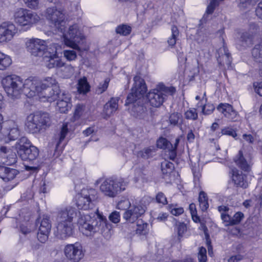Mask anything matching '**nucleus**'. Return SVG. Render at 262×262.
<instances>
[{
  "label": "nucleus",
  "instance_id": "nucleus-20",
  "mask_svg": "<svg viewBox=\"0 0 262 262\" xmlns=\"http://www.w3.org/2000/svg\"><path fill=\"white\" fill-rule=\"evenodd\" d=\"M18 155L23 161H32L38 157L39 150L35 146L31 145L24 149H20Z\"/></svg>",
  "mask_w": 262,
  "mask_h": 262
},
{
  "label": "nucleus",
  "instance_id": "nucleus-31",
  "mask_svg": "<svg viewBox=\"0 0 262 262\" xmlns=\"http://www.w3.org/2000/svg\"><path fill=\"white\" fill-rule=\"evenodd\" d=\"M11 63L12 60L10 56L0 52V70L7 69Z\"/></svg>",
  "mask_w": 262,
  "mask_h": 262
},
{
  "label": "nucleus",
  "instance_id": "nucleus-18",
  "mask_svg": "<svg viewBox=\"0 0 262 262\" xmlns=\"http://www.w3.org/2000/svg\"><path fill=\"white\" fill-rule=\"evenodd\" d=\"M43 89L36 95L38 96L41 101L52 102L57 99L58 93L60 92V89L57 85Z\"/></svg>",
  "mask_w": 262,
  "mask_h": 262
},
{
  "label": "nucleus",
  "instance_id": "nucleus-56",
  "mask_svg": "<svg viewBox=\"0 0 262 262\" xmlns=\"http://www.w3.org/2000/svg\"><path fill=\"white\" fill-rule=\"evenodd\" d=\"M120 217L119 213L115 211L110 215L109 219L114 223H118L120 221Z\"/></svg>",
  "mask_w": 262,
  "mask_h": 262
},
{
  "label": "nucleus",
  "instance_id": "nucleus-9",
  "mask_svg": "<svg viewBox=\"0 0 262 262\" xmlns=\"http://www.w3.org/2000/svg\"><path fill=\"white\" fill-rule=\"evenodd\" d=\"M46 17L54 26L60 32H62L66 22L64 21V14L60 9L56 7H51L47 9Z\"/></svg>",
  "mask_w": 262,
  "mask_h": 262
},
{
  "label": "nucleus",
  "instance_id": "nucleus-4",
  "mask_svg": "<svg viewBox=\"0 0 262 262\" xmlns=\"http://www.w3.org/2000/svg\"><path fill=\"white\" fill-rule=\"evenodd\" d=\"M51 125V120L49 114L36 112L29 114L26 118L25 128L32 134H39L48 128Z\"/></svg>",
  "mask_w": 262,
  "mask_h": 262
},
{
  "label": "nucleus",
  "instance_id": "nucleus-39",
  "mask_svg": "<svg viewBox=\"0 0 262 262\" xmlns=\"http://www.w3.org/2000/svg\"><path fill=\"white\" fill-rule=\"evenodd\" d=\"M173 168V164L171 162L164 160L161 163V170L164 174L171 172Z\"/></svg>",
  "mask_w": 262,
  "mask_h": 262
},
{
  "label": "nucleus",
  "instance_id": "nucleus-40",
  "mask_svg": "<svg viewBox=\"0 0 262 262\" xmlns=\"http://www.w3.org/2000/svg\"><path fill=\"white\" fill-rule=\"evenodd\" d=\"M253 35L248 31L244 32L241 36V41L243 44L248 45L252 43Z\"/></svg>",
  "mask_w": 262,
  "mask_h": 262
},
{
  "label": "nucleus",
  "instance_id": "nucleus-26",
  "mask_svg": "<svg viewBox=\"0 0 262 262\" xmlns=\"http://www.w3.org/2000/svg\"><path fill=\"white\" fill-rule=\"evenodd\" d=\"M31 78L35 79L37 80L39 83L40 85H39V88L37 89V91L35 93V96L40 93L43 89L46 88L53 87L54 85H56V81L55 79L53 77H48L45 78L42 81L40 80L37 77H31Z\"/></svg>",
  "mask_w": 262,
  "mask_h": 262
},
{
  "label": "nucleus",
  "instance_id": "nucleus-12",
  "mask_svg": "<svg viewBox=\"0 0 262 262\" xmlns=\"http://www.w3.org/2000/svg\"><path fill=\"white\" fill-rule=\"evenodd\" d=\"M145 206L140 202L136 203L123 214V218L128 223L134 224L145 211Z\"/></svg>",
  "mask_w": 262,
  "mask_h": 262
},
{
  "label": "nucleus",
  "instance_id": "nucleus-29",
  "mask_svg": "<svg viewBox=\"0 0 262 262\" xmlns=\"http://www.w3.org/2000/svg\"><path fill=\"white\" fill-rule=\"evenodd\" d=\"M71 98H65L64 100L57 101V110L61 113H66L71 107Z\"/></svg>",
  "mask_w": 262,
  "mask_h": 262
},
{
  "label": "nucleus",
  "instance_id": "nucleus-62",
  "mask_svg": "<svg viewBox=\"0 0 262 262\" xmlns=\"http://www.w3.org/2000/svg\"><path fill=\"white\" fill-rule=\"evenodd\" d=\"M52 50H56L57 51L56 47L55 45H53L51 47H47L46 46V49L45 51V53L43 55V60H46V58L48 57L49 54H47L48 51L52 52Z\"/></svg>",
  "mask_w": 262,
  "mask_h": 262
},
{
  "label": "nucleus",
  "instance_id": "nucleus-1",
  "mask_svg": "<svg viewBox=\"0 0 262 262\" xmlns=\"http://www.w3.org/2000/svg\"><path fill=\"white\" fill-rule=\"evenodd\" d=\"M2 84L8 96L15 99L20 98L22 94L28 97L35 96L40 84L37 80L31 77L24 81L17 75H10L2 79Z\"/></svg>",
  "mask_w": 262,
  "mask_h": 262
},
{
  "label": "nucleus",
  "instance_id": "nucleus-53",
  "mask_svg": "<svg viewBox=\"0 0 262 262\" xmlns=\"http://www.w3.org/2000/svg\"><path fill=\"white\" fill-rule=\"evenodd\" d=\"M221 218L223 221L225 223V226L233 225L232 219L231 216L226 213H221Z\"/></svg>",
  "mask_w": 262,
  "mask_h": 262
},
{
  "label": "nucleus",
  "instance_id": "nucleus-13",
  "mask_svg": "<svg viewBox=\"0 0 262 262\" xmlns=\"http://www.w3.org/2000/svg\"><path fill=\"white\" fill-rule=\"evenodd\" d=\"M27 51L34 56H43L46 49V42L38 38H32L26 43Z\"/></svg>",
  "mask_w": 262,
  "mask_h": 262
},
{
  "label": "nucleus",
  "instance_id": "nucleus-58",
  "mask_svg": "<svg viewBox=\"0 0 262 262\" xmlns=\"http://www.w3.org/2000/svg\"><path fill=\"white\" fill-rule=\"evenodd\" d=\"M84 111V106L82 104H77L76 106L74 117L75 118H79L82 114Z\"/></svg>",
  "mask_w": 262,
  "mask_h": 262
},
{
  "label": "nucleus",
  "instance_id": "nucleus-21",
  "mask_svg": "<svg viewBox=\"0 0 262 262\" xmlns=\"http://www.w3.org/2000/svg\"><path fill=\"white\" fill-rule=\"evenodd\" d=\"M217 110L229 120L235 121L237 120V112L231 105L228 103H221L217 107Z\"/></svg>",
  "mask_w": 262,
  "mask_h": 262
},
{
  "label": "nucleus",
  "instance_id": "nucleus-64",
  "mask_svg": "<svg viewBox=\"0 0 262 262\" xmlns=\"http://www.w3.org/2000/svg\"><path fill=\"white\" fill-rule=\"evenodd\" d=\"M243 138L247 142L252 143L254 141V138L251 134H244L243 135Z\"/></svg>",
  "mask_w": 262,
  "mask_h": 262
},
{
  "label": "nucleus",
  "instance_id": "nucleus-55",
  "mask_svg": "<svg viewBox=\"0 0 262 262\" xmlns=\"http://www.w3.org/2000/svg\"><path fill=\"white\" fill-rule=\"evenodd\" d=\"M244 217V214L241 212H236L233 217L232 219V225H236L238 224L242 219Z\"/></svg>",
  "mask_w": 262,
  "mask_h": 262
},
{
  "label": "nucleus",
  "instance_id": "nucleus-15",
  "mask_svg": "<svg viewBox=\"0 0 262 262\" xmlns=\"http://www.w3.org/2000/svg\"><path fill=\"white\" fill-rule=\"evenodd\" d=\"M234 161L237 166L245 171H249L252 165L251 157L250 154L244 153L243 149L239 150L234 158Z\"/></svg>",
  "mask_w": 262,
  "mask_h": 262
},
{
  "label": "nucleus",
  "instance_id": "nucleus-63",
  "mask_svg": "<svg viewBox=\"0 0 262 262\" xmlns=\"http://www.w3.org/2000/svg\"><path fill=\"white\" fill-rule=\"evenodd\" d=\"M255 13L258 18L262 19V2L258 3L255 10Z\"/></svg>",
  "mask_w": 262,
  "mask_h": 262
},
{
  "label": "nucleus",
  "instance_id": "nucleus-30",
  "mask_svg": "<svg viewBox=\"0 0 262 262\" xmlns=\"http://www.w3.org/2000/svg\"><path fill=\"white\" fill-rule=\"evenodd\" d=\"M253 60L257 62H262V43L255 45L251 51Z\"/></svg>",
  "mask_w": 262,
  "mask_h": 262
},
{
  "label": "nucleus",
  "instance_id": "nucleus-49",
  "mask_svg": "<svg viewBox=\"0 0 262 262\" xmlns=\"http://www.w3.org/2000/svg\"><path fill=\"white\" fill-rule=\"evenodd\" d=\"M109 82L110 79L106 78L103 83H100L96 90L97 93L100 94L104 92L107 89Z\"/></svg>",
  "mask_w": 262,
  "mask_h": 262
},
{
  "label": "nucleus",
  "instance_id": "nucleus-45",
  "mask_svg": "<svg viewBox=\"0 0 262 262\" xmlns=\"http://www.w3.org/2000/svg\"><path fill=\"white\" fill-rule=\"evenodd\" d=\"M179 141H180L179 139L178 138H177L175 140V142H174V145H172V146H171V147H170V148L168 149V150L169 152V158L170 159H171L172 160H173L176 157V155H177L176 149L177 148V145L179 143Z\"/></svg>",
  "mask_w": 262,
  "mask_h": 262
},
{
  "label": "nucleus",
  "instance_id": "nucleus-41",
  "mask_svg": "<svg viewBox=\"0 0 262 262\" xmlns=\"http://www.w3.org/2000/svg\"><path fill=\"white\" fill-rule=\"evenodd\" d=\"M157 147L164 149H168L172 144L165 138H160L157 142Z\"/></svg>",
  "mask_w": 262,
  "mask_h": 262
},
{
  "label": "nucleus",
  "instance_id": "nucleus-57",
  "mask_svg": "<svg viewBox=\"0 0 262 262\" xmlns=\"http://www.w3.org/2000/svg\"><path fill=\"white\" fill-rule=\"evenodd\" d=\"M156 201L159 203H161L163 205L167 203V201L164 194L162 192H159L156 196Z\"/></svg>",
  "mask_w": 262,
  "mask_h": 262
},
{
  "label": "nucleus",
  "instance_id": "nucleus-33",
  "mask_svg": "<svg viewBox=\"0 0 262 262\" xmlns=\"http://www.w3.org/2000/svg\"><path fill=\"white\" fill-rule=\"evenodd\" d=\"M78 91L81 94H86L90 91V86L86 78L84 77L78 80Z\"/></svg>",
  "mask_w": 262,
  "mask_h": 262
},
{
  "label": "nucleus",
  "instance_id": "nucleus-35",
  "mask_svg": "<svg viewBox=\"0 0 262 262\" xmlns=\"http://www.w3.org/2000/svg\"><path fill=\"white\" fill-rule=\"evenodd\" d=\"M31 145V143L28 139L26 137H22L16 143L15 147L17 154H18V151L20 149H24Z\"/></svg>",
  "mask_w": 262,
  "mask_h": 262
},
{
  "label": "nucleus",
  "instance_id": "nucleus-51",
  "mask_svg": "<svg viewBox=\"0 0 262 262\" xmlns=\"http://www.w3.org/2000/svg\"><path fill=\"white\" fill-rule=\"evenodd\" d=\"M199 262H206L207 260L206 249L204 247H200L198 253Z\"/></svg>",
  "mask_w": 262,
  "mask_h": 262
},
{
  "label": "nucleus",
  "instance_id": "nucleus-60",
  "mask_svg": "<svg viewBox=\"0 0 262 262\" xmlns=\"http://www.w3.org/2000/svg\"><path fill=\"white\" fill-rule=\"evenodd\" d=\"M259 29L258 25L255 23H252L249 25V29L248 32L254 35V34H256L259 31Z\"/></svg>",
  "mask_w": 262,
  "mask_h": 262
},
{
  "label": "nucleus",
  "instance_id": "nucleus-23",
  "mask_svg": "<svg viewBox=\"0 0 262 262\" xmlns=\"http://www.w3.org/2000/svg\"><path fill=\"white\" fill-rule=\"evenodd\" d=\"M0 156L4 160L2 162L8 165H11L16 162L17 156L15 152L5 146H2L0 148Z\"/></svg>",
  "mask_w": 262,
  "mask_h": 262
},
{
  "label": "nucleus",
  "instance_id": "nucleus-17",
  "mask_svg": "<svg viewBox=\"0 0 262 262\" xmlns=\"http://www.w3.org/2000/svg\"><path fill=\"white\" fill-rule=\"evenodd\" d=\"M77 215L75 208L68 206L61 209L58 213L57 223H72L74 217Z\"/></svg>",
  "mask_w": 262,
  "mask_h": 262
},
{
  "label": "nucleus",
  "instance_id": "nucleus-48",
  "mask_svg": "<svg viewBox=\"0 0 262 262\" xmlns=\"http://www.w3.org/2000/svg\"><path fill=\"white\" fill-rule=\"evenodd\" d=\"M68 129L67 124H63L60 132L59 141L56 144V147H58L61 141L64 140L68 133Z\"/></svg>",
  "mask_w": 262,
  "mask_h": 262
},
{
  "label": "nucleus",
  "instance_id": "nucleus-38",
  "mask_svg": "<svg viewBox=\"0 0 262 262\" xmlns=\"http://www.w3.org/2000/svg\"><path fill=\"white\" fill-rule=\"evenodd\" d=\"M132 31V28L130 26L122 24L119 26H118L116 28V32L117 34H119L121 35L126 36L130 34Z\"/></svg>",
  "mask_w": 262,
  "mask_h": 262
},
{
  "label": "nucleus",
  "instance_id": "nucleus-61",
  "mask_svg": "<svg viewBox=\"0 0 262 262\" xmlns=\"http://www.w3.org/2000/svg\"><path fill=\"white\" fill-rule=\"evenodd\" d=\"M255 92L259 96H262V81L254 83Z\"/></svg>",
  "mask_w": 262,
  "mask_h": 262
},
{
  "label": "nucleus",
  "instance_id": "nucleus-11",
  "mask_svg": "<svg viewBox=\"0 0 262 262\" xmlns=\"http://www.w3.org/2000/svg\"><path fill=\"white\" fill-rule=\"evenodd\" d=\"M15 25L10 21L0 24V43H7L11 41L17 33Z\"/></svg>",
  "mask_w": 262,
  "mask_h": 262
},
{
  "label": "nucleus",
  "instance_id": "nucleus-2",
  "mask_svg": "<svg viewBox=\"0 0 262 262\" xmlns=\"http://www.w3.org/2000/svg\"><path fill=\"white\" fill-rule=\"evenodd\" d=\"M77 223L79 230L86 236L95 232L103 234L108 229L106 217L99 212H97L96 216L94 215L92 217L89 214L79 211Z\"/></svg>",
  "mask_w": 262,
  "mask_h": 262
},
{
  "label": "nucleus",
  "instance_id": "nucleus-52",
  "mask_svg": "<svg viewBox=\"0 0 262 262\" xmlns=\"http://www.w3.org/2000/svg\"><path fill=\"white\" fill-rule=\"evenodd\" d=\"M222 135H228L235 138L237 136L236 132L232 128L229 127H226L223 128L221 130Z\"/></svg>",
  "mask_w": 262,
  "mask_h": 262
},
{
  "label": "nucleus",
  "instance_id": "nucleus-44",
  "mask_svg": "<svg viewBox=\"0 0 262 262\" xmlns=\"http://www.w3.org/2000/svg\"><path fill=\"white\" fill-rule=\"evenodd\" d=\"M182 115L179 113H173L169 117V122L171 124L177 125L182 122Z\"/></svg>",
  "mask_w": 262,
  "mask_h": 262
},
{
  "label": "nucleus",
  "instance_id": "nucleus-36",
  "mask_svg": "<svg viewBox=\"0 0 262 262\" xmlns=\"http://www.w3.org/2000/svg\"><path fill=\"white\" fill-rule=\"evenodd\" d=\"M199 202L201 210L203 211H206L209 207V204L208 203L207 196L204 192L201 191L200 193Z\"/></svg>",
  "mask_w": 262,
  "mask_h": 262
},
{
  "label": "nucleus",
  "instance_id": "nucleus-59",
  "mask_svg": "<svg viewBox=\"0 0 262 262\" xmlns=\"http://www.w3.org/2000/svg\"><path fill=\"white\" fill-rule=\"evenodd\" d=\"M66 97L71 98L70 94L64 91L61 92L60 90V92L58 93L56 100L57 101H60V100H64V98Z\"/></svg>",
  "mask_w": 262,
  "mask_h": 262
},
{
  "label": "nucleus",
  "instance_id": "nucleus-22",
  "mask_svg": "<svg viewBox=\"0 0 262 262\" xmlns=\"http://www.w3.org/2000/svg\"><path fill=\"white\" fill-rule=\"evenodd\" d=\"M47 54L49 55L44 61L48 68H59L64 66V63L58 57L56 50H52V52L48 51Z\"/></svg>",
  "mask_w": 262,
  "mask_h": 262
},
{
  "label": "nucleus",
  "instance_id": "nucleus-42",
  "mask_svg": "<svg viewBox=\"0 0 262 262\" xmlns=\"http://www.w3.org/2000/svg\"><path fill=\"white\" fill-rule=\"evenodd\" d=\"M76 51L77 50H66L63 51L64 57L68 61L75 60L77 58V53Z\"/></svg>",
  "mask_w": 262,
  "mask_h": 262
},
{
  "label": "nucleus",
  "instance_id": "nucleus-25",
  "mask_svg": "<svg viewBox=\"0 0 262 262\" xmlns=\"http://www.w3.org/2000/svg\"><path fill=\"white\" fill-rule=\"evenodd\" d=\"M118 101L119 99L118 98H112L110 101L106 103L104 105L103 110L104 118L110 117L117 110Z\"/></svg>",
  "mask_w": 262,
  "mask_h": 262
},
{
  "label": "nucleus",
  "instance_id": "nucleus-10",
  "mask_svg": "<svg viewBox=\"0 0 262 262\" xmlns=\"http://www.w3.org/2000/svg\"><path fill=\"white\" fill-rule=\"evenodd\" d=\"M66 257L72 262H79L84 256V250L78 242L67 245L64 248Z\"/></svg>",
  "mask_w": 262,
  "mask_h": 262
},
{
  "label": "nucleus",
  "instance_id": "nucleus-24",
  "mask_svg": "<svg viewBox=\"0 0 262 262\" xmlns=\"http://www.w3.org/2000/svg\"><path fill=\"white\" fill-rule=\"evenodd\" d=\"M232 181L237 187L246 188L248 186L246 175L237 169L232 170Z\"/></svg>",
  "mask_w": 262,
  "mask_h": 262
},
{
  "label": "nucleus",
  "instance_id": "nucleus-3",
  "mask_svg": "<svg viewBox=\"0 0 262 262\" xmlns=\"http://www.w3.org/2000/svg\"><path fill=\"white\" fill-rule=\"evenodd\" d=\"M134 86L131 90V92L127 96L125 105L133 104L132 111L136 113L137 115H139L145 110L141 102H143L144 99L146 87L144 80L139 75L134 77Z\"/></svg>",
  "mask_w": 262,
  "mask_h": 262
},
{
  "label": "nucleus",
  "instance_id": "nucleus-8",
  "mask_svg": "<svg viewBox=\"0 0 262 262\" xmlns=\"http://www.w3.org/2000/svg\"><path fill=\"white\" fill-rule=\"evenodd\" d=\"M13 19L17 25L26 26L36 23L40 18L35 13L32 12L26 9L19 8L14 11Z\"/></svg>",
  "mask_w": 262,
  "mask_h": 262
},
{
  "label": "nucleus",
  "instance_id": "nucleus-5",
  "mask_svg": "<svg viewBox=\"0 0 262 262\" xmlns=\"http://www.w3.org/2000/svg\"><path fill=\"white\" fill-rule=\"evenodd\" d=\"M62 33L64 38V42L66 46L78 52L87 50L85 38L83 34L79 30L77 25L70 26L67 31L64 26Z\"/></svg>",
  "mask_w": 262,
  "mask_h": 262
},
{
  "label": "nucleus",
  "instance_id": "nucleus-28",
  "mask_svg": "<svg viewBox=\"0 0 262 262\" xmlns=\"http://www.w3.org/2000/svg\"><path fill=\"white\" fill-rule=\"evenodd\" d=\"M173 227L174 231L178 234V238L180 239L187 231L186 224L184 222H180L176 219H173Z\"/></svg>",
  "mask_w": 262,
  "mask_h": 262
},
{
  "label": "nucleus",
  "instance_id": "nucleus-7",
  "mask_svg": "<svg viewBox=\"0 0 262 262\" xmlns=\"http://www.w3.org/2000/svg\"><path fill=\"white\" fill-rule=\"evenodd\" d=\"M127 183L123 179L105 180L101 184L100 189L106 196L114 198L125 189Z\"/></svg>",
  "mask_w": 262,
  "mask_h": 262
},
{
  "label": "nucleus",
  "instance_id": "nucleus-50",
  "mask_svg": "<svg viewBox=\"0 0 262 262\" xmlns=\"http://www.w3.org/2000/svg\"><path fill=\"white\" fill-rule=\"evenodd\" d=\"M130 203L128 200L124 199L119 201L117 204V208L121 210H126L130 207Z\"/></svg>",
  "mask_w": 262,
  "mask_h": 262
},
{
  "label": "nucleus",
  "instance_id": "nucleus-6",
  "mask_svg": "<svg viewBox=\"0 0 262 262\" xmlns=\"http://www.w3.org/2000/svg\"><path fill=\"white\" fill-rule=\"evenodd\" d=\"M175 92L176 89L174 87H167L161 84L159 85L157 89L149 92L147 98L151 106L157 107L162 104L168 96L173 95Z\"/></svg>",
  "mask_w": 262,
  "mask_h": 262
},
{
  "label": "nucleus",
  "instance_id": "nucleus-43",
  "mask_svg": "<svg viewBox=\"0 0 262 262\" xmlns=\"http://www.w3.org/2000/svg\"><path fill=\"white\" fill-rule=\"evenodd\" d=\"M168 210L172 215L175 216L181 215L184 212V209L182 207H178L177 205H169Z\"/></svg>",
  "mask_w": 262,
  "mask_h": 262
},
{
  "label": "nucleus",
  "instance_id": "nucleus-19",
  "mask_svg": "<svg viewBox=\"0 0 262 262\" xmlns=\"http://www.w3.org/2000/svg\"><path fill=\"white\" fill-rule=\"evenodd\" d=\"M92 204L91 199L88 190H82L80 193L76 196V205L79 209L88 210Z\"/></svg>",
  "mask_w": 262,
  "mask_h": 262
},
{
  "label": "nucleus",
  "instance_id": "nucleus-27",
  "mask_svg": "<svg viewBox=\"0 0 262 262\" xmlns=\"http://www.w3.org/2000/svg\"><path fill=\"white\" fill-rule=\"evenodd\" d=\"M7 136L10 140H15L20 136V131L18 125L12 121L9 123Z\"/></svg>",
  "mask_w": 262,
  "mask_h": 262
},
{
  "label": "nucleus",
  "instance_id": "nucleus-47",
  "mask_svg": "<svg viewBox=\"0 0 262 262\" xmlns=\"http://www.w3.org/2000/svg\"><path fill=\"white\" fill-rule=\"evenodd\" d=\"M17 174V171L14 169L7 167V172L4 177V181H10L13 179Z\"/></svg>",
  "mask_w": 262,
  "mask_h": 262
},
{
  "label": "nucleus",
  "instance_id": "nucleus-16",
  "mask_svg": "<svg viewBox=\"0 0 262 262\" xmlns=\"http://www.w3.org/2000/svg\"><path fill=\"white\" fill-rule=\"evenodd\" d=\"M74 228L73 223H57L55 236L60 239H66L73 235Z\"/></svg>",
  "mask_w": 262,
  "mask_h": 262
},
{
  "label": "nucleus",
  "instance_id": "nucleus-34",
  "mask_svg": "<svg viewBox=\"0 0 262 262\" xmlns=\"http://www.w3.org/2000/svg\"><path fill=\"white\" fill-rule=\"evenodd\" d=\"M156 151V148L154 146H150L145 148L138 152V156L147 159L153 156V154Z\"/></svg>",
  "mask_w": 262,
  "mask_h": 262
},
{
  "label": "nucleus",
  "instance_id": "nucleus-14",
  "mask_svg": "<svg viewBox=\"0 0 262 262\" xmlns=\"http://www.w3.org/2000/svg\"><path fill=\"white\" fill-rule=\"evenodd\" d=\"M51 229V223L50 217L48 215H43L41 220L37 235V237L40 242L45 243L47 241Z\"/></svg>",
  "mask_w": 262,
  "mask_h": 262
},
{
  "label": "nucleus",
  "instance_id": "nucleus-54",
  "mask_svg": "<svg viewBox=\"0 0 262 262\" xmlns=\"http://www.w3.org/2000/svg\"><path fill=\"white\" fill-rule=\"evenodd\" d=\"M25 4L31 9H36L39 4L38 0H23Z\"/></svg>",
  "mask_w": 262,
  "mask_h": 262
},
{
  "label": "nucleus",
  "instance_id": "nucleus-46",
  "mask_svg": "<svg viewBox=\"0 0 262 262\" xmlns=\"http://www.w3.org/2000/svg\"><path fill=\"white\" fill-rule=\"evenodd\" d=\"M185 117L187 119L195 120L198 118V113L194 108H191L185 113Z\"/></svg>",
  "mask_w": 262,
  "mask_h": 262
},
{
  "label": "nucleus",
  "instance_id": "nucleus-32",
  "mask_svg": "<svg viewBox=\"0 0 262 262\" xmlns=\"http://www.w3.org/2000/svg\"><path fill=\"white\" fill-rule=\"evenodd\" d=\"M134 228H136L135 231L137 234L140 235H145L147 233V227L148 225L143 223L142 220H138L137 223L133 224Z\"/></svg>",
  "mask_w": 262,
  "mask_h": 262
},
{
  "label": "nucleus",
  "instance_id": "nucleus-37",
  "mask_svg": "<svg viewBox=\"0 0 262 262\" xmlns=\"http://www.w3.org/2000/svg\"><path fill=\"white\" fill-rule=\"evenodd\" d=\"M171 30V36L168 38L167 42L169 46L172 47L176 43L177 38L179 35V31L178 28L175 26H172Z\"/></svg>",
  "mask_w": 262,
  "mask_h": 262
}]
</instances>
